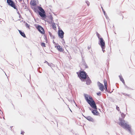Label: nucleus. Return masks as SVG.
Here are the masks:
<instances>
[{
	"label": "nucleus",
	"instance_id": "6",
	"mask_svg": "<svg viewBox=\"0 0 135 135\" xmlns=\"http://www.w3.org/2000/svg\"><path fill=\"white\" fill-rule=\"evenodd\" d=\"M7 2L8 4L13 8L15 9H16L15 4L14 2L11 0H7Z\"/></svg>",
	"mask_w": 135,
	"mask_h": 135
},
{
	"label": "nucleus",
	"instance_id": "3",
	"mask_svg": "<svg viewBox=\"0 0 135 135\" xmlns=\"http://www.w3.org/2000/svg\"><path fill=\"white\" fill-rule=\"evenodd\" d=\"M98 36L99 39V44L101 47L102 49V50L103 52H104L105 51L104 49L105 48V43L104 41L102 38L101 37L99 38V34L98 35Z\"/></svg>",
	"mask_w": 135,
	"mask_h": 135
},
{
	"label": "nucleus",
	"instance_id": "4",
	"mask_svg": "<svg viewBox=\"0 0 135 135\" xmlns=\"http://www.w3.org/2000/svg\"><path fill=\"white\" fill-rule=\"evenodd\" d=\"M91 107L93 108V109L91 110V112L93 114L96 115H98L99 113L97 110V106L95 104Z\"/></svg>",
	"mask_w": 135,
	"mask_h": 135
},
{
	"label": "nucleus",
	"instance_id": "7",
	"mask_svg": "<svg viewBox=\"0 0 135 135\" xmlns=\"http://www.w3.org/2000/svg\"><path fill=\"white\" fill-rule=\"evenodd\" d=\"M97 84L99 89L102 91H103L105 88L103 85L99 82H98Z\"/></svg>",
	"mask_w": 135,
	"mask_h": 135
},
{
	"label": "nucleus",
	"instance_id": "11",
	"mask_svg": "<svg viewBox=\"0 0 135 135\" xmlns=\"http://www.w3.org/2000/svg\"><path fill=\"white\" fill-rule=\"evenodd\" d=\"M30 4L33 6H35L37 4V2L36 0H31Z\"/></svg>",
	"mask_w": 135,
	"mask_h": 135
},
{
	"label": "nucleus",
	"instance_id": "2",
	"mask_svg": "<svg viewBox=\"0 0 135 135\" xmlns=\"http://www.w3.org/2000/svg\"><path fill=\"white\" fill-rule=\"evenodd\" d=\"M84 96L85 100L91 106L94 104L95 105V103L91 96L86 94H85Z\"/></svg>",
	"mask_w": 135,
	"mask_h": 135
},
{
	"label": "nucleus",
	"instance_id": "24",
	"mask_svg": "<svg viewBox=\"0 0 135 135\" xmlns=\"http://www.w3.org/2000/svg\"><path fill=\"white\" fill-rule=\"evenodd\" d=\"M116 109L118 110H119V107H116Z\"/></svg>",
	"mask_w": 135,
	"mask_h": 135
},
{
	"label": "nucleus",
	"instance_id": "25",
	"mask_svg": "<svg viewBox=\"0 0 135 135\" xmlns=\"http://www.w3.org/2000/svg\"><path fill=\"white\" fill-rule=\"evenodd\" d=\"M102 10H103V11L104 12V15H105V12L104 11V10H103V9H102Z\"/></svg>",
	"mask_w": 135,
	"mask_h": 135
},
{
	"label": "nucleus",
	"instance_id": "8",
	"mask_svg": "<svg viewBox=\"0 0 135 135\" xmlns=\"http://www.w3.org/2000/svg\"><path fill=\"white\" fill-rule=\"evenodd\" d=\"M64 32L61 30H59L58 31V35L59 37L62 38L64 37Z\"/></svg>",
	"mask_w": 135,
	"mask_h": 135
},
{
	"label": "nucleus",
	"instance_id": "28",
	"mask_svg": "<svg viewBox=\"0 0 135 135\" xmlns=\"http://www.w3.org/2000/svg\"><path fill=\"white\" fill-rule=\"evenodd\" d=\"M49 33V34L50 35V36H51V33L50 32Z\"/></svg>",
	"mask_w": 135,
	"mask_h": 135
},
{
	"label": "nucleus",
	"instance_id": "15",
	"mask_svg": "<svg viewBox=\"0 0 135 135\" xmlns=\"http://www.w3.org/2000/svg\"><path fill=\"white\" fill-rule=\"evenodd\" d=\"M44 13H42L41 12H39L40 15L42 18L44 17L45 16Z\"/></svg>",
	"mask_w": 135,
	"mask_h": 135
},
{
	"label": "nucleus",
	"instance_id": "18",
	"mask_svg": "<svg viewBox=\"0 0 135 135\" xmlns=\"http://www.w3.org/2000/svg\"><path fill=\"white\" fill-rule=\"evenodd\" d=\"M119 78L120 80L122 81L123 84H124V82L123 79L120 76H119Z\"/></svg>",
	"mask_w": 135,
	"mask_h": 135
},
{
	"label": "nucleus",
	"instance_id": "27",
	"mask_svg": "<svg viewBox=\"0 0 135 135\" xmlns=\"http://www.w3.org/2000/svg\"><path fill=\"white\" fill-rule=\"evenodd\" d=\"M21 134H23V132H21Z\"/></svg>",
	"mask_w": 135,
	"mask_h": 135
},
{
	"label": "nucleus",
	"instance_id": "19",
	"mask_svg": "<svg viewBox=\"0 0 135 135\" xmlns=\"http://www.w3.org/2000/svg\"><path fill=\"white\" fill-rule=\"evenodd\" d=\"M45 44L44 43L42 42L41 43V45L42 46L45 47Z\"/></svg>",
	"mask_w": 135,
	"mask_h": 135
},
{
	"label": "nucleus",
	"instance_id": "5",
	"mask_svg": "<svg viewBox=\"0 0 135 135\" xmlns=\"http://www.w3.org/2000/svg\"><path fill=\"white\" fill-rule=\"evenodd\" d=\"M87 75L83 71H81L80 73L79 78L82 81L84 80L87 77Z\"/></svg>",
	"mask_w": 135,
	"mask_h": 135
},
{
	"label": "nucleus",
	"instance_id": "23",
	"mask_svg": "<svg viewBox=\"0 0 135 135\" xmlns=\"http://www.w3.org/2000/svg\"><path fill=\"white\" fill-rule=\"evenodd\" d=\"M86 2L88 6H89V3L88 1H86Z\"/></svg>",
	"mask_w": 135,
	"mask_h": 135
},
{
	"label": "nucleus",
	"instance_id": "20",
	"mask_svg": "<svg viewBox=\"0 0 135 135\" xmlns=\"http://www.w3.org/2000/svg\"><path fill=\"white\" fill-rule=\"evenodd\" d=\"M25 26L27 28H29V25L27 23L26 24Z\"/></svg>",
	"mask_w": 135,
	"mask_h": 135
},
{
	"label": "nucleus",
	"instance_id": "26",
	"mask_svg": "<svg viewBox=\"0 0 135 135\" xmlns=\"http://www.w3.org/2000/svg\"><path fill=\"white\" fill-rule=\"evenodd\" d=\"M45 62H46V63H47L48 64V65H49V63H48V62H47V61H46Z\"/></svg>",
	"mask_w": 135,
	"mask_h": 135
},
{
	"label": "nucleus",
	"instance_id": "13",
	"mask_svg": "<svg viewBox=\"0 0 135 135\" xmlns=\"http://www.w3.org/2000/svg\"><path fill=\"white\" fill-rule=\"evenodd\" d=\"M86 118L89 121L91 122H93L94 121L93 119L90 117L88 116L86 117Z\"/></svg>",
	"mask_w": 135,
	"mask_h": 135
},
{
	"label": "nucleus",
	"instance_id": "9",
	"mask_svg": "<svg viewBox=\"0 0 135 135\" xmlns=\"http://www.w3.org/2000/svg\"><path fill=\"white\" fill-rule=\"evenodd\" d=\"M55 47L56 48L57 50L60 52H62L64 51L62 47L60 46L57 44H56L55 45Z\"/></svg>",
	"mask_w": 135,
	"mask_h": 135
},
{
	"label": "nucleus",
	"instance_id": "10",
	"mask_svg": "<svg viewBox=\"0 0 135 135\" xmlns=\"http://www.w3.org/2000/svg\"><path fill=\"white\" fill-rule=\"evenodd\" d=\"M37 29L42 34H44L45 31L43 28L40 26H38L37 27Z\"/></svg>",
	"mask_w": 135,
	"mask_h": 135
},
{
	"label": "nucleus",
	"instance_id": "17",
	"mask_svg": "<svg viewBox=\"0 0 135 135\" xmlns=\"http://www.w3.org/2000/svg\"><path fill=\"white\" fill-rule=\"evenodd\" d=\"M20 34L23 37H26V36L25 34V33H23L21 31H20V30H18Z\"/></svg>",
	"mask_w": 135,
	"mask_h": 135
},
{
	"label": "nucleus",
	"instance_id": "14",
	"mask_svg": "<svg viewBox=\"0 0 135 135\" xmlns=\"http://www.w3.org/2000/svg\"><path fill=\"white\" fill-rule=\"evenodd\" d=\"M104 83L105 87V90L106 91H107V81L105 80H104Z\"/></svg>",
	"mask_w": 135,
	"mask_h": 135
},
{
	"label": "nucleus",
	"instance_id": "12",
	"mask_svg": "<svg viewBox=\"0 0 135 135\" xmlns=\"http://www.w3.org/2000/svg\"><path fill=\"white\" fill-rule=\"evenodd\" d=\"M84 80H85L86 84L88 85H89L91 83V81L90 80L89 78L88 77H86L84 81Z\"/></svg>",
	"mask_w": 135,
	"mask_h": 135
},
{
	"label": "nucleus",
	"instance_id": "21",
	"mask_svg": "<svg viewBox=\"0 0 135 135\" xmlns=\"http://www.w3.org/2000/svg\"><path fill=\"white\" fill-rule=\"evenodd\" d=\"M101 92H99L97 93V94L99 96L101 95Z\"/></svg>",
	"mask_w": 135,
	"mask_h": 135
},
{
	"label": "nucleus",
	"instance_id": "16",
	"mask_svg": "<svg viewBox=\"0 0 135 135\" xmlns=\"http://www.w3.org/2000/svg\"><path fill=\"white\" fill-rule=\"evenodd\" d=\"M38 9L42 13H45V12L44 10L42 9V8L40 7H38Z\"/></svg>",
	"mask_w": 135,
	"mask_h": 135
},
{
	"label": "nucleus",
	"instance_id": "1",
	"mask_svg": "<svg viewBox=\"0 0 135 135\" xmlns=\"http://www.w3.org/2000/svg\"><path fill=\"white\" fill-rule=\"evenodd\" d=\"M119 125L123 128L128 130L131 132L132 130L131 126L127 124L124 121L120 118H119Z\"/></svg>",
	"mask_w": 135,
	"mask_h": 135
},
{
	"label": "nucleus",
	"instance_id": "22",
	"mask_svg": "<svg viewBox=\"0 0 135 135\" xmlns=\"http://www.w3.org/2000/svg\"><path fill=\"white\" fill-rule=\"evenodd\" d=\"M121 115L122 117V118H123L125 117V115H124V114L123 113L121 114Z\"/></svg>",
	"mask_w": 135,
	"mask_h": 135
}]
</instances>
